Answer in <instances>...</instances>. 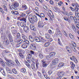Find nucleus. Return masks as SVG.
<instances>
[{
    "label": "nucleus",
    "instance_id": "1",
    "mask_svg": "<svg viewBox=\"0 0 79 79\" xmlns=\"http://www.w3.org/2000/svg\"><path fill=\"white\" fill-rule=\"evenodd\" d=\"M29 22L31 23L34 24L35 22H36L38 20L36 16H33L32 14L30 15L28 17Z\"/></svg>",
    "mask_w": 79,
    "mask_h": 79
},
{
    "label": "nucleus",
    "instance_id": "2",
    "mask_svg": "<svg viewBox=\"0 0 79 79\" xmlns=\"http://www.w3.org/2000/svg\"><path fill=\"white\" fill-rule=\"evenodd\" d=\"M11 6L14 10H16L15 8L19 6V3L17 2H14L13 4Z\"/></svg>",
    "mask_w": 79,
    "mask_h": 79
},
{
    "label": "nucleus",
    "instance_id": "3",
    "mask_svg": "<svg viewBox=\"0 0 79 79\" xmlns=\"http://www.w3.org/2000/svg\"><path fill=\"white\" fill-rule=\"evenodd\" d=\"M5 59L7 63V64H8L9 65H10L11 66H13V65H14L13 61L12 60L8 59L6 58H5Z\"/></svg>",
    "mask_w": 79,
    "mask_h": 79
},
{
    "label": "nucleus",
    "instance_id": "4",
    "mask_svg": "<svg viewBox=\"0 0 79 79\" xmlns=\"http://www.w3.org/2000/svg\"><path fill=\"white\" fill-rule=\"evenodd\" d=\"M30 47L31 49L34 51L36 50L37 48L36 45L34 44V43H31L30 44Z\"/></svg>",
    "mask_w": 79,
    "mask_h": 79
},
{
    "label": "nucleus",
    "instance_id": "5",
    "mask_svg": "<svg viewBox=\"0 0 79 79\" xmlns=\"http://www.w3.org/2000/svg\"><path fill=\"white\" fill-rule=\"evenodd\" d=\"M27 56L28 57L26 58L27 60L29 63H30L31 61V59L32 58V55L29 53L27 55Z\"/></svg>",
    "mask_w": 79,
    "mask_h": 79
},
{
    "label": "nucleus",
    "instance_id": "6",
    "mask_svg": "<svg viewBox=\"0 0 79 79\" xmlns=\"http://www.w3.org/2000/svg\"><path fill=\"white\" fill-rule=\"evenodd\" d=\"M72 6L73 7H75V10H79V6L77 4H72Z\"/></svg>",
    "mask_w": 79,
    "mask_h": 79
},
{
    "label": "nucleus",
    "instance_id": "7",
    "mask_svg": "<svg viewBox=\"0 0 79 79\" xmlns=\"http://www.w3.org/2000/svg\"><path fill=\"white\" fill-rule=\"evenodd\" d=\"M59 60L58 58H55L52 61V63L54 65L56 64L59 62Z\"/></svg>",
    "mask_w": 79,
    "mask_h": 79
},
{
    "label": "nucleus",
    "instance_id": "8",
    "mask_svg": "<svg viewBox=\"0 0 79 79\" xmlns=\"http://www.w3.org/2000/svg\"><path fill=\"white\" fill-rule=\"evenodd\" d=\"M63 18L66 21H67L69 23H71V20L69 17H64Z\"/></svg>",
    "mask_w": 79,
    "mask_h": 79
},
{
    "label": "nucleus",
    "instance_id": "9",
    "mask_svg": "<svg viewBox=\"0 0 79 79\" xmlns=\"http://www.w3.org/2000/svg\"><path fill=\"white\" fill-rule=\"evenodd\" d=\"M33 10L34 13L36 14H36H38V13H39V9L37 7H36L35 9H33Z\"/></svg>",
    "mask_w": 79,
    "mask_h": 79
},
{
    "label": "nucleus",
    "instance_id": "10",
    "mask_svg": "<svg viewBox=\"0 0 79 79\" xmlns=\"http://www.w3.org/2000/svg\"><path fill=\"white\" fill-rule=\"evenodd\" d=\"M70 65H72V66H71V68L73 70H74V67H76L75 64H74L73 62L72 61H70Z\"/></svg>",
    "mask_w": 79,
    "mask_h": 79
},
{
    "label": "nucleus",
    "instance_id": "11",
    "mask_svg": "<svg viewBox=\"0 0 79 79\" xmlns=\"http://www.w3.org/2000/svg\"><path fill=\"white\" fill-rule=\"evenodd\" d=\"M30 28L31 31H36V28H35L33 24H31L30 25Z\"/></svg>",
    "mask_w": 79,
    "mask_h": 79
},
{
    "label": "nucleus",
    "instance_id": "12",
    "mask_svg": "<svg viewBox=\"0 0 79 79\" xmlns=\"http://www.w3.org/2000/svg\"><path fill=\"white\" fill-rule=\"evenodd\" d=\"M39 17H40V18H44V19L45 17V15L43 13H41L39 15L38 14H36Z\"/></svg>",
    "mask_w": 79,
    "mask_h": 79
},
{
    "label": "nucleus",
    "instance_id": "13",
    "mask_svg": "<svg viewBox=\"0 0 79 79\" xmlns=\"http://www.w3.org/2000/svg\"><path fill=\"white\" fill-rule=\"evenodd\" d=\"M38 26L39 27L42 28L44 27V23L41 21H40L38 23Z\"/></svg>",
    "mask_w": 79,
    "mask_h": 79
},
{
    "label": "nucleus",
    "instance_id": "14",
    "mask_svg": "<svg viewBox=\"0 0 79 79\" xmlns=\"http://www.w3.org/2000/svg\"><path fill=\"white\" fill-rule=\"evenodd\" d=\"M65 74V72L64 71H61L58 72L57 73V75L58 76H60L62 77V75H64Z\"/></svg>",
    "mask_w": 79,
    "mask_h": 79
},
{
    "label": "nucleus",
    "instance_id": "15",
    "mask_svg": "<svg viewBox=\"0 0 79 79\" xmlns=\"http://www.w3.org/2000/svg\"><path fill=\"white\" fill-rule=\"evenodd\" d=\"M12 14H13L14 15H19V12L17 11L14 10H12L11 11Z\"/></svg>",
    "mask_w": 79,
    "mask_h": 79
},
{
    "label": "nucleus",
    "instance_id": "16",
    "mask_svg": "<svg viewBox=\"0 0 79 79\" xmlns=\"http://www.w3.org/2000/svg\"><path fill=\"white\" fill-rule=\"evenodd\" d=\"M21 8L23 10H25L28 9L27 6V5L25 4H24L22 6Z\"/></svg>",
    "mask_w": 79,
    "mask_h": 79
},
{
    "label": "nucleus",
    "instance_id": "17",
    "mask_svg": "<svg viewBox=\"0 0 79 79\" xmlns=\"http://www.w3.org/2000/svg\"><path fill=\"white\" fill-rule=\"evenodd\" d=\"M3 42L6 45H8L9 44H10V42H9L8 39L7 38H5L4 39Z\"/></svg>",
    "mask_w": 79,
    "mask_h": 79
},
{
    "label": "nucleus",
    "instance_id": "18",
    "mask_svg": "<svg viewBox=\"0 0 79 79\" xmlns=\"http://www.w3.org/2000/svg\"><path fill=\"white\" fill-rule=\"evenodd\" d=\"M0 64L3 67H5V63L0 58Z\"/></svg>",
    "mask_w": 79,
    "mask_h": 79
},
{
    "label": "nucleus",
    "instance_id": "19",
    "mask_svg": "<svg viewBox=\"0 0 79 79\" xmlns=\"http://www.w3.org/2000/svg\"><path fill=\"white\" fill-rule=\"evenodd\" d=\"M15 40L16 42H17V43L18 44H21L22 43V42H23V40H21V38L19 39H18V40L17 39H16Z\"/></svg>",
    "mask_w": 79,
    "mask_h": 79
},
{
    "label": "nucleus",
    "instance_id": "20",
    "mask_svg": "<svg viewBox=\"0 0 79 79\" xmlns=\"http://www.w3.org/2000/svg\"><path fill=\"white\" fill-rule=\"evenodd\" d=\"M0 71H1V73L3 76H5V70H4L3 68H0Z\"/></svg>",
    "mask_w": 79,
    "mask_h": 79
},
{
    "label": "nucleus",
    "instance_id": "21",
    "mask_svg": "<svg viewBox=\"0 0 79 79\" xmlns=\"http://www.w3.org/2000/svg\"><path fill=\"white\" fill-rule=\"evenodd\" d=\"M66 49L67 50L68 52L69 53H71V52L70 50H71V48L68 46H66Z\"/></svg>",
    "mask_w": 79,
    "mask_h": 79
},
{
    "label": "nucleus",
    "instance_id": "22",
    "mask_svg": "<svg viewBox=\"0 0 79 79\" xmlns=\"http://www.w3.org/2000/svg\"><path fill=\"white\" fill-rule=\"evenodd\" d=\"M72 27L73 29V30H74V31L76 33L77 31V29L75 27V26L74 25V24H72Z\"/></svg>",
    "mask_w": 79,
    "mask_h": 79
},
{
    "label": "nucleus",
    "instance_id": "23",
    "mask_svg": "<svg viewBox=\"0 0 79 79\" xmlns=\"http://www.w3.org/2000/svg\"><path fill=\"white\" fill-rule=\"evenodd\" d=\"M58 45H60L61 47H63V45L62 44V42L60 41V40L59 38L58 39Z\"/></svg>",
    "mask_w": 79,
    "mask_h": 79
},
{
    "label": "nucleus",
    "instance_id": "24",
    "mask_svg": "<svg viewBox=\"0 0 79 79\" xmlns=\"http://www.w3.org/2000/svg\"><path fill=\"white\" fill-rule=\"evenodd\" d=\"M56 54V53H55V52H52L49 54V56H50L51 57H53L55 56Z\"/></svg>",
    "mask_w": 79,
    "mask_h": 79
},
{
    "label": "nucleus",
    "instance_id": "25",
    "mask_svg": "<svg viewBox=\"0 0 79 79\" xmlns=\"http://www.w3.org/2000/svg\"><path fill=\"white\" fill-rule=\"evenodd\" d=\"M28 44H24L22 45V48L23 49H25L27 48Z\"/></svg>",
    "mask_w": 79,
    "mask_h": 79
},
{
    "label": "nucleus",
    "instance_id": "26",
    "mask_svg": "<svg viewBox=\"0 0 79 79\" xmlns=\"http://www.w3.org/2000/svg\"><path fill=\"white\" fill-rule=\"evenodd\" d=\"M24 63L26 65L28 68H30L31 67V66L30 64L27 61H25L24 62Z\"/></svg>",
    "mask_w": 79,
    "mask_h": 79
},
{
    "label": "nucleus",
    "instance_id": "27",
    "mask_svg": "<svg viewBox=\"0 0 79 79\" xmlns=\"http://www.w3.org/2000/svg\"><path fill=\"white\" fill-rule=\"evenodd\" d=\"M25 22L24 23V22H22L20 23V25L21 27H24L26 26V24L25 23Z\"/></svg>",
    "mask_w": 79,
    "mask_h": 79
},
{
    "label": "nucleus",
    "instance_id": "28",
    "mask_svg": "<svg viewBox=\"0 0 79 79\" xmlns=\"http://www.w3.org/2000/svg\"><path fill=\"white\" fill-rule=\"evenodd\" d=\"M64 65V64L63 63H60V64H59L58 66L60 68H62L63 67Z\"/></svg>",
    "mask_w": 79,
    "mask_h": 79
},
{
    "label": "nucleus",
    "instance_id": "29",
    "mask_svg": "<svg viewBox=\"0 0 79 79\" xmlns=\"http://www.w3.org/2000/svg\"><path fill=\"white\" fill-rule=\"evenodd\" d=\"M29 27H25L24 28V30L27 33L29 31Z\"/></svg>",
    "mask_w": 79,
    "mask_h": 79
},
{
    "label": "nucleus",
    "instance_id": "30",
    "mask_svg": "<svg viewBox=\"0 0 79 79\" xmlns=\"http://www.w3.org/2000/svg\"><path fill=\"white\" fill-rule=\"evenodd\" d=\"M21 35L19 33H18V34L16 36V39H17V40H18V39H21Z\"/></svg>",
    "mask_w": 79,
    "mask_h": 79
},
{
    "label": "nucleus",
    "instance_id": "31",
    "mask_svg": "<svg viewBox=\"0 0 79 79\" xmlns=\"http://www.w3.org/2000/svg\"><path fill=\"white\" fill-rule=\"evenodd\" d=\"M31 68L33 71H35V70L36 69L35 65L34 64H31Z\"/></svg>",
    "mask_w": 79,
    "mask_h": 79
},
{
    "label": "nucleus",
    "instance_id": "32",
    "mask_svg": "<svg viewBox=\"0 0 79 79\" xmlns=\"http://www.w3.org/2000/svg\"><path fill=\"white\" fill-rule=\"evenodd\" d=\"M6 70L7 72H8V73L9 74H12V72L11 71V70H10V69L9 68H6Z\"/></svg>",
    "mask_w": 79,
    "mask_h": 79
},
{
    "label": "nucleus",
    "instance_id": "33",
    "mask_svg": "<svg viewBox=\"0 0 79 79\" xmlns=\"http://www.w3.org/2000/svg\"><path fill=\"white\" fill-rule=\"evenodd\" d=\"M34 39L36 42H40V40L39 38L38 37H35Z\"/></svg>",
    "mask_w": 79,
    "mask_h": 79
},
{
    "label": "nucleus",
    "instance_id": "34",
    "mask_svg": "<svg viewBox=\"0 0 79 79\" xmlns=\"http://www.w3.org/2000/svg\"><path fill=\"white\" fill-rule=\"evenodd\" d=\"M70 48L71 49H72L73 51L75 53H76L77 52V50L76 49V48H74V47H73V46H70Z\"/></svg>",
    "mask_w": 79,
    "mask_h": 79
},
{
    "label": "nucleus",
    "instance_id": "35",
    "mask_svg": "<svg viewBox=\"0 0 79 79\" xmlns=\"http://www.w3.org/2000/svg\"><path fill=\"white\" fill-rule=\"evenodd\" d=\"M12 71L14 74L16 75H17L18 74V73L17 72V71L15 69H12Z\"/></svg>",
    "mask_w": 79,
    "mask_h": 79
},
{
    "label": "nucleus",
    "instance_id": "36",
    "mask_svg": "<svg viewBox=\"0 0 79 79\" xmlns=\"http://www.w3.org/2000/svg\"><path fill=\"white\" fill-rule=\"evenodd\" d=\"M51 16H50V19H51V20L52 21L53 20V19L54 18V16L53 15V14H51L50 15Z\"/></svg>",
    "mask_w": 79,
    "mask_h": 79
},
{
    "label": "nucleus",
    "instance_id": "37",
    "mask_svg": "<svg viewBox=\"0 0 79 79\" xmlns=\"http://www.w3.org/2000/svg\"><path fill=\"white\" fill-rule=\"evenodd\" d=\"M78 10H75V15L76 16L79 17V13L78 12Z\"/></svg>",
    "mask_w": 79,
    "mask_h": 79
},
{
    "label": "nucleus",
    "instance_id": "38",
    "mask_svg": "<svg viewBox=\"0 0 79 79\" xmlns=\"http://www.w3.org/2000/svg\"><path fill=\"white\" fill-rule=\"evenodd\" d=\"M20 71L22 73H25L26 72V70L25 68L22 69L20 70Z\"/></svg>",
    "mask_w": 79,
    "mask_h": 79
},
{
    "label": "nucleus",
    "instance_id": "39",
    "mask_svg": "<svg viewBox=\"0 0 79 79\" xmlns=\"http://www.w3.org/2000/svg\"><path fill=\"white\" fill-rule=\"evenodd\" d=\"M40 64L38 61V60H37L36 61V69H37L39 68V65Z\"/></svg>",
    "mask_w": 79,
    "mask_h": 79
},
{
    "label": "nucleus",
    "instance_id": "40",
    "mask_svg": "<svg viewBox=\"0 0 79 79\" xmlns=\"http://www.w3.org/2000/svg\"><path fill=\"white\" fill-rule=\"evenodd\" d=\"M18 51L19 52H20L22 54H24L25 52V51L22 49H18Z\"/></svg>",
    "mask_w": 79,
    "mask_h": 79
},
{
    "label": "nucleus",
    "instance_id": "41",
    "mask_svg": "<svg viewBox=\"0 0 79 79\" xmlns=\"http://www.w3.org/2000/svg\"><path fill=\"white\" fill-rule=\"evenodd\" d=\"M69 35L71 39H73L74 38V36L71 33H69Z\"/></svg>",
    "mask_w": 79,
    "mask_h": 79
},
{
    "label": "nucleus",
    "instance_id": "42",
    "mask_svg": "<svg viewBox=\"0 0 79 79\" xmlns=\"http://www.w3.org/2000/svg\"><path fill=\"white\" fill-rule=\"evenodd\" d=\"M48 64L47 63L43 64H42V67H46L48 66Z\"/></svg>",
    "mask_w": 79,
    "mask_h": 79
},
{
    "label": "nucleus",
    "instance_id": "43",
    "mask_svg": "<svg viewBox=\"0 0 79 79\" xmlns=\"http://www.w3.org/2000/svg\"><path fill=\"white\" fill-rule=\"evenodd\" d=\"M19 56H20L21 58H24V55H23L22 53H19Z\"/></svg>",
    "mask_w": 79,
    "mask_h": 79
},
{
    "label": "nucleus",
    "instance_id": "44",
    "mask_svg": "<svg viewBox=\"0 0 79 79\" xmlns=\"http://www.w3.org/2000/svg\"><path fill=\"white\" fill-rule=\"evenodd\" d=\"M22 37H23V38L24 40H26L27 39V37L24 34H22Z\"/></svg>",
    "mask_w": 79,
    "mask_h": 79
},
{
    "label": "nucleus",
    "instance_id": "45",
    "mask_svg": "<svg viewBox=\"0 0 79 79\" xmlns=\"http://www.w3.org/2000/svg\"><path fill=\"white\" fill-rule=\"evenodd\" d=\"M0 12H1V13H2V15H3L5 12L2 9V8H1V7H0Z\"/></svg>",
    "mask_w": 79,
    "mask_h": 79
},
{
    "label": "nucleus",
    "instance_id": "46",
    "mask_svg": "<svg viewBox=\"0 0 79 79\" xmlns=\"http://www.w3.org/2000/svg\"><path fill=\"white\" fill-rule=\"evenodd\" d=\"M12 33L13 35H16V34L17 33V30H15V31L13 30L12 31Z\"/></svg>",
    "mask_w": 79,
    "mask_h": 79
},
{
    "label": "nucleus",
    "instance_id": "47",
    "mask_svg": "<svg viewBox=\"0 0 79 79\" xmlns=\"http://www.w3.org/2000/svg\"><path fill=\"white\" fill-rule=\"evenodd\" d=\"M50 43L49 42H46L44 44V46L45 47H46L48 46L50 44Z\"/></svg>",
    "mask_w": 79,
    "mask_h": 79
},
{
    "label": "nucleus",
    "instance_id": "48",
    "mask_svg": "<svg viewBox=\"0 0 79 79\" xmlns=\"http://www.w3.org/2000/svg\"><path fill=\"white\" fill-rule=\"evenodd\" d=\"M45 37L47 39H49L50 38V35L48 34H46L45 35Z\"/></svg>",
    "mask_w": 79,
    "mask_h": 79
},
{
    "label": "nucleus",
    "instance_id": "49",
    "mask_svg": "<svg viewBox=\"0 0 79 79\" xmlns=\"http://www.w3.org/2000/svg\"><path fill=\"white\" fill-rule=\"evenodd\" d=\"M37 74H38V75L39 77H40V78H42V75L41 73L39 71H37Z\"/></svg>",
    "mask_w": 79,
    "mask_h": 79
},
{
    "label": "nucleus",
    "instance_id": "50",
    "mask_svg": "<svg viewBox=\"0 0 79 79\" xmlns=\"http://www.w3.org/2000/svg\"><path fill=\"white\" fill-rule=\"evenodd\" d=\"M23 42H25L26 44H27L28 45H29V44H30L29 41L28 40H24L23 41Z\"/></svg>",
    "mask_w": 79,
    "mask_h": 79
},
{
    "label": "nucleus",
    "instance_id": "51",
    "mask_svg": "<svg viewBox=\"0 0 79 79\" xmlns=\"http://www.w3.org/2000/svg\"><path fill=\"white\" fill-rule=\"evenodd\" d=\"M3 7L4 9V11H6V12H7L8 9H7V8L6 7V6L5 5H3Z\"/></svg>",
    "mask_w": 79,
    "mask_h": 79
},
{
    "label": "nucleus",
    "instance_id": "52",
    "mask_svg": "<svg viewBox=\"0 0 79 79\" xmlns=\"http://www.w3.org/2000/svg\"><path fill=\"white\" fill-rule=\"evenodd\" d=\"M27 16L26 14H25L24 13H22L21 14V17H23V18H25Z\"/></svg>",
    "mask_w": 79,
    "mask_h": 79
},
{
    "label": "nucleus",
    "instance_id": "53",
    "mask_svg": "<svg viewBox=\"0 0 79 79\" xmlns=\"http://www.w3.org/2000/svg\"><path fill=\"white\" fill-rule=\"evenodd\" d=\"M39 57H40V58L42 59L44 58V55L41 53H40L39 54Z\"/></svg>",
    "mask_w": 79,
    "mask_h": 79
},
{
    "label": "nucleus",
    "instance_id": "54",
    "mask_svg": "<svg viewBox=\"0 0 79 79\" xmlns=\"http://www.w3.org/2000/svg\"><path fill=\"white\" fill-rule=\"evenodd\" d=\"M31 61L33 63H35L36 62V60L35 59L34 57H32L31 59Z\"/></svg>",
    "mask_w": 79,
    "mask_h": 79
},
{
    "label": "nucleus",
    "instance_id": "55",
    "mask_svg": "<svg viewBox=\"0 0 79 79\" xmlns=\"http://www.w3.org/2000/svg\"><path fill=\"white\" fill-rule=\"evenodd\" d=\"M51 57L50 56H49V55H48L45 56V58H46V59L48 60H50Z\"/></svg>",
    "mask_w": 79,
    "mask_h": 79
},
{
    "label": "nucleus",
    "instance_id": "56",
    "mask_svg": "<svg viewBox=\"0 0 79 79\" xmlns=\"http://www.w3.org/2000/svg\"><path fill=\"white\" fill-rule=\"evenodd\" d=\"M20 20L21 21H23L25 22V23H26V19L23 18L22 19H20Z\"/></svg>",
    "mask_w": 79,
    "mask_h": 79
},
{
    "label": "nucleus",
    "instance_id": "57",
    "mask_svg": "<svg viewBox=\"0 0 79 79\" xmlns=\"http://www.w3.org/2000/svg\"><path fill=\"white\" fill-rule=\"evenodd\" d=\"M42 73L43 74H46L47 73L45 71V69L44 68H43L42 69Z\"/></svg>",
    "mask_w": 79,
    "mask_h": 79
},
{
    "label": "nucleus",
    "instance_id": "58",
    "mask_svg": "<svg viewBox=\"0 0 79 79\" xmlns=\"http://www.w3.org/2000/svg\"><path fill=\"white\" fill-rule=\"evenodd\" d=\"M15 61L17 64H18V65H20V63L18 61V59H15Z\"/></svg>",
    "mask_w": 79,
    "mask_h": 79
},
{
    "label": "nucleus",
    "instance_id": "59",
    "mask_svg": "<svg viewBox=\"0 0 79 79\" xmlns=\"http://www.w3.org/2000/svg\"><path fill=\"white\" fill-rule=\"evenodd\" d=\"M48 11L49 13L50 14V15H51V14H53V13L51 10L48 9Z\"/></svg>",
    "mask_w": 79,
    "mask_h": 79
},
{
    "label": "nucleus",
    "instance_id": "60",
    "mask_svg": "<svg viewBox=\"0 0 79 79\" xmlns=\"http://www.w3.org/2000/svg\"><path fill=\"white\" fill-rule=\"evenodd\" d=\"M73 20H74L75 22L78 23V22H77V18H76V17H74V19H73Z\"/></svg>",
    "mask_w": 79,
    "mask_h": 79
},
{
    "label": "nucleus",
    "instance_id": "61",
    "mask_svg": "<svg viewBox=\"0 0 79 79\" xmlns=\"http://www.w3.org/2000/svg\"><path fill=\"white\" fill-rule=\"evenodd\" d=\"M69 8L71 9V10L73 11H74L75 10H76L75 9H74V8H73L72 6H70Z\"/></svg>",
    "mask_w": 79,
    "mask_h": 79
},
{
    "label": "nucleus",
    "instance_id": "62",
    "mask_svg": "<svg viewBox=\"0 0 79 79\" xmlns=\"http://www.w3.org/2000/svg\"><path fill=\"white\" fill-rule=\"evenodd\" d=\"M49 3L52 5H53L54 4V2L52 0H50L49 1Z\"/></svg>",
    "mask_w": 79,
    "mask_h": 79
},
{
    "label": "nucleus",
    "instance_id": "63",
    "mask_svg": "<svg viewBox=\"0 0 79 79\" xmlns=\"http://www.w3.org/2000/svg\"><path fill=\"white\" fill-rule=\"evenodd\" d=\"M31 13V10H28L26 12V14H27L28 15H29Z\"/></svg>",
    "mask_w": 79,
    "mask_h": 79
},
{
    "label": "nucleus",
    "instance_id": "64",
    "mask_svg": "<svg viewBox=\"0 0 79 79\" xmlns=\"http://www.w3.org/2000/svg\"><path fill=\"white\" fill-rule=\"evenodd\" d=\"M56 31L57 33H61V31L59 30V29L58 28H57L56 29Z\"/></svg>",
    "mask_w": 79,
    "mask_h": 79
}]
</instances>
